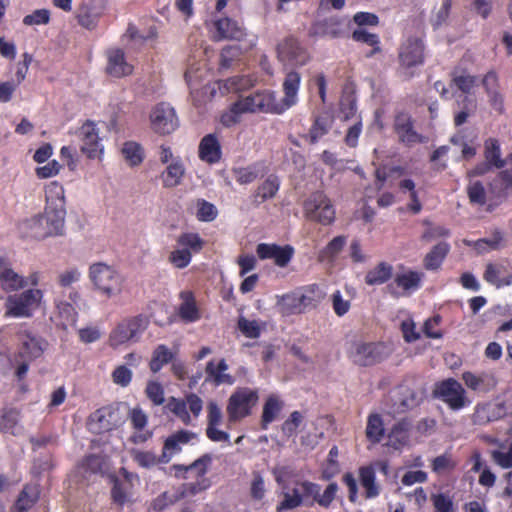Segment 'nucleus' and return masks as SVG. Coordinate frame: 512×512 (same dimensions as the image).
I'll use <instances>...</instances> for the list:
<instances>
[{
    "label": "nucleus",
    "mask_w": 512,
    "mask_h": 512,
    "mask_svg": "<svg viewBox=\"0 0 512 512\" xmlns=\"http://www.w3.org/2000/svg\"><path fill=\"white\" fill-rule=\"evenodd\" d=\"M300 82V74L292 70L286 74L284 79V97L281 101L276 100L275 92L262 90L239 99V102L245 113L264 112L282 114L296 104Z\"/></svg>",
    "instance_id": "1"
},
{
    "label": "nucleus",
    "mask_w": 512,
    "mask_h": 512,
    "mask_svg": "<svg viewBox=\"0 0 512 512\" xmlns=\"http://www.w3.org/2000/svg\"><path fill=\"white\" fill-rule=\"evenodd\" d=\"M42 215L51 236L64 233L66 217L64 188L57 182H51L46 188V207Z\"/></svg>",
    "instance_id": "2"
},
{
    "label": "nucleus",
    "mask_w": 512,
    "mask_h": 512,
    "mask_svg": "<svg viewBox=\"0 0 512 512\" xmlns=\"http://www.w3.org/2000/svg\"><path fill=\"white\" fill-rule=\"evenodd\" d=\"M89 278L94 289L101 295L111 298L121 294L123 277L113 267L104 263H95L89 268Z\"/></svg>",
    "instance_id": "3"
},
{
    "label": "nucleus",
    "mask_w": 512,
    "mask_h": 512,
    "mask_svg": "<svg viewBox=\"0 0 512 512\" xmlns=\"http://www.w3.org/2000/svg\"><path fill=\"white\" fill-rule=\"evenodd\" d=\"M42 298L43 292L40 289H28L22 293L9 295L4 304V316L30 318L39 308Z\"/></svg>",
    "instance_id": "4"
},
{
    "label": "nucleus",
    "mask_w": 512,
    "mask_h": 512,
    "mask_svg": "<svg viewBox=\"0 0 512 512\" xmlns=\"http://www.w3.org/2000/svg\"><path fill=\"white\" fill-rule=\"evenodd\" d=\"M259 399L257 390L237 388L229 397L226 412L229 422H237L251 414Z\"/></svg>",
    "instance_id": "5"
},
{
    "label": "nucleus",
    "mask_w": 512,
    "mask_h": 512,
    "mask_svg": "<svg viewBox=\"0 0 512 512\" xmlns=\"http://www.w3.org/2000/svg\"><path fill=\"white\" fill-rule=\"evenodd\" d=\"M434 396L447 404L453 411L461 410L471 403L462 384L454 378L437 383Z\"/></svg>",
    "instance_id": "6"
},
{
    "label": "nucleus",
    "mask_w": 512,
    "mask_h": 512,
    "mask_svg": "<svg viewBox=\"0 0 512 512\" xmlns=\"http://www.w3.org/2000/svg\"><path fill=\"white\" fill-rule=\"evenodd\" d=\"M304 209L309 220L323 225H329L335 219V210L329 198L321 191H316L310 195L305 201Z\"/></svg>",
    "instance_id": "7"
},
{
    "label": "nucleus",
    "mask_w": 512,
    "mask_h": 512,
    "mask_svg": "<svg viewBox=\"0 0 512 512\" xmlns=\"http://www.w3.org/2000/svg\"><path fill=\"white\" fill-rule=\"evenodd\" d=\"M123 423V416L117 406H105L89 417V427L94 433H102L113 430Z\"/></svg>",
    "instance_id": "8"
},
{
    "label": "nucleus",
    "mask_w": 512,
    "mask_h": 512,
    "mask_svg": "<svg viewBox=\"0 0 512 512\" xmlns=\"http://www.w3.org/2000/svg\"><path fill=\"white\" fill-rule=\"evenodd\" d=\"M150 121L152 129L161 135L172 133L179 124L174 108L165 102L157 104L152 109Z\"/></svg>",
    "instance_id": "9"
},
{
    "label": "nucleus",
    "mask_w": 512,
    "mask_h": 512,
    "mask_svg": "<svg viewBox=\"0 0 512 512\" xmlns=\"http://www.w3.org/2000/svg\"><path fill=\"white\" fill-rule=\"evenodd\" d=\"M187 406H189V410L193 416L198 417L203 408V401L198 395L190 393L186 396L185 400L170 397L168 399L166 408L177 418H179L185 425H190L192 418L187 410Z\"/></svg>",
    "instance_id": "10"
},
{
    "label": "nucleus",
    "mask_w": 512,
    "mask_h": 512,
    "mask_svg": "<svg viewBox=\"0 0 512 512\" xmlns=\"http://www.w3.org/2000/svg\"><path fill=\"white\" fill-rule=\"evenodd\" d=\"M393 130L399 143L412 147L418 143H424L425 137L414 129V121L407 112H398L394 117Z\"/></svg>",
    "instance_id": "11"
},
{
    "label": "nucleus",
    "mask_w": 512,
    "mask_h": 512,
    "mask_svg": "<svg viewBox=\"0 0 512 512\" xmlns=\"http://www.w3.org/2000/svg\"><path fill=\"white\" fill-rule=\"evenodd\" d=\"M351 357L360 366H370L386 359L388 349L382 343H355Z\"/></svg>",
    "instance_id": "12"
},
{
    "label": "nucleus",
    "mask_w": 512,
    "mask_h": 512,
    "mask_svg": "<svg viewBox=\"0 0 512 512\" xmlns=\"http://www.w3.org/2000/svg\"><path fill=\"white\" fill-rule=\"evenodd\" d=\"M277 55L285 66H303L309 60L306 49L293 37H286L278 44Z\"/></svg>",
    "instance_id": "13"
},
{
    "label": "nucleus",
    "mask_w": 512,
    "mask_h": 512,
    "mask_svg": "<svg viewBox=\"0 0 512 512\" xmlns=\"http://www.w3.org/2000/svg\"><path fill=\"white\" fill-rule=\"evenodd\" d=\"M79 137L81 139V151L88 158H99L103 153V147L100 144V138L96 125L92 121L85 122L80 130Z\"/></svg>",
    "instance_id": "14"
},
{
    "label": "nucleus",
    "mask_w": 512,
    "mask_h": 512,
    "mask_svg": "<svg viewBox=\"0 0 512 512\" xmlns=\"http://www.w3.org/2000/svg\"><path fill=\"white\" fill-rule=\"evenodd\" d=\"M17 338L21 345L20 356L29 361L42 356L48 346L45 339L26 330L18 332Z\"/></svg>",
    "instance_id": "15"
},
{
    "label": "nucleus",
    "mask_w": 512,
    "mask_h": 512,
    "mask_svg": "<svg viewBox=\"0 0 512 512\" xmlns=\"http://www.w3.org/2000/svg\"><path fill=\"white\" fill-rule=\"evenodd\" d=\"M424 61V44L418 38L408 39L400 48L399 62L402 67L409 69L421 65Z\"/></svg>",
    "instance_id": "16"
},
{
    "label": "nucleus",
    "mask_w": 512,
    "mask_h": 512,
    "mask_svg": "<svg viewBox=\"0 0 512 512\" xmlns=\"http://www.w3.org/2000/svg\"><path fill=\"white\" fill-rule=\"evenodd\" d=\"M256 252L260 259H274L277 266L285 267L290 262L294 249L289 245L281 247L277 244L260 243Z\"/></svg>",
    "instance_id": "17"
},
{
    "label": "nucleus",
    "mask_w": 512,
    "mask_h": 512,
    "mask_svg": "<svg viewBox=\"0 0 512 512\" xmlns=\"http://www.w3.org/2000/svg\"><path fill=\"white\" fill-rule=\"evenodd\" d=\"M196 434L187 430H180L164 441L162 454L160 455V461L162 463H168L172 456L179 453L182 450V446L188 444L192 439L196 438Z\"/></svg>",
    "instance_id": "18"
},
{
    "label": "nucleus",
    "mask_w": 512,
    "mask_h": 512,
    "mask_svg": "<svg viewBox=\"0 0 512 512\" xmlns=\"http://www.w3.org/2000/svg\"><path fill=\"white\" fill-rule=\"evenodd\" d=\"M107 55L106 72L116 78L127 76L132 73L133 66L126 61L125 53L120 48L109 49Z\"/></svg>",
    "instance_id": "19"
},
{
    "label": "nucleus",
    "mask_w": 512,
    "mask_h": 512,
    "mask_svg": "<svg viewBox=\"0 0 512 512\" xmlns=\"http://www.w3.org/2000/svg\"><path fill=\"white\" fill-rule=\"evenodd\" d=\"M27 285L25 279L16 273L9 261L0 257V286L5 291H17Z\"/></svg>",
    "instance_id": "20"
},
{
    "label": "nucleus",
    "mask_w": 512,
    "mask_h": 512,
    "mask_svg": "<svg viewBox=\"0 0 512 512\" xmlns=\"http://www.w3.org/2000/svg\"><path fill=\"white\" fill-rule=\"evenodd\" d=\"M19 230L23 236L35 239H44L51 236L42 214L23 220L19 224Z\"/></svg>",
    "instance_id": "21"
},
{
    "label": "nucleus",
    "mask_w": 512,
    "mask_h": 512,
    "mask_svg": "<svg viewBox=\"0 0 512 512\" xmlns=\"http://www.w3.org/2000/svg\"><path fill=\"white\" fill-rule=\"evenodd\" d=\"M393 402L390 413H403L416 407L419 403L418 395L408 387H400L391 397Z\"/></svg>",
    "instance_id": "22"
},
{
    "label": "nucleus",
    "mask_w": 512,
    "mask_h": 512,
    "mask_svg": "<svg viewBox=\"0 0 512 512\" xmlns=\"http://www.w3.org/2000/svg\"><path fill=\"white\" fill-rule=\"evenodd\" d=\"M221 145L215 134L204 136L199 144V158L209 164H214L221 159Z\"/></svg>",
    "instance_id": "23"
},
{
    "label": "nucleus",
    "mask_w": 512,
    "mask_h": 512,
    "mask_svg": "<svg viewBox=\"0 0 512 512\" xmlns=\"http://www.w3.org/2000/svg\"><path fill=\"white\" fill-rule=\"evenodd\" d=\"M216 40H241L245 35L243 28L231 18H222L214 22Z\"/></svg>",
    "instance_id": "24"
},
{
    "label": "nucleus",
    "mask_w": 512,
    "mask_h": 512,
    "mask_svg": "<svg viewBox=\"0 0 512 512\" xmlns=\"http://www.w3.org/2000/svg\"><path fill=\"white\" fill-rule=\"evenodd\" d=\"M0 431L14 436L22 433L23 427L20 424V411L17 408L5 407L2 409Z\"/></svg>",
    "instance_id": "25"
},
{
    "label": "nucleus",
    "mask_w": 512,
    "mask_h": 512,
    "mask_svg": "<svg viewBox=\"0 0 512 512\" xmlns=\"http://www.w3.org/2000/svg\"><path fill=\"white\" fill-rule=\"evenodd\" d=\"M412 424L407 419L395 423L388 434V446L399 449L408 444Z\"/></svg>",
    "instance_id": "26"
},
{
    "label": "nucleus",
    "mask_w": 512,
    "mask_h": 512,
    "mask_svg": "<svg viewBox=\"0 0 512 512\" xmlns=\"http://www.w3.org/2000/svg\"><path fill=\"white\" fill-rule=\"evenodd\" d=\"M128 416L133 428L140 432L132 437L133 442L143 443L148 440L152 436V432H142L148 421L146 413L140 407H134L129 410Z\"/></svg>",
    "instance_id": "27"
},
{
    "label": "nucleus",
    "mask_w": 512,
    "mask_h": 512,
    "mask_svg": "<svg viewBox=\"0 0 512 512\" xmlns=\"http://www.w3.org/2000/svg\"><path fill=\"white\" fill-rule=\"evenodd\" d=\"M185 175V167L180 158L174 159L161 173L163 186L173 188L178 186Z\"/></svg>",
    "instance_id": "28"
},
{
    "label": "nucleus",
    "mask_w": 512,
    "mask_h": 512,
    "mask_svg": "<svg viewBox=\"0 0 512 512\" xmlns=\"http://www.w3.org/2000/svg\"><path fill=\"white\" fill-rule=\"evenodd\" d=\"M450 251V245L447 242H439L426 254L423 260V266L427 270H437L441 267L444 259Z\"/></svg>",
    "instance_id": "29"
},
{
    "label": "nucleus",
    "mask_w": 512,
    "mask_h": 512,
    "mask_svg": "<svg viewBox=\"0 0 512 512\" xmlns=\"http://www.w3.org/2000/svg\"><path fill=\"white\" fill-rule=\"evenodd\" d=\"M280 187V180L278 176L271 174L266 180L261 183L255 191L253 197L254 202L260 204L268 199H272L276 196Z\"/></svg>",
    "instance_id": "30"
},
{
    "label": "nucleus",
    "mask_w": 512,
    "mask_h": 512,
    "mask_svg": "<svg viewBox=\"0 0 512 512\" xmlns=\"http://www.w3.org/2000/svg\"><path fill=\"white\" fill-rule=\"evenodd\" d=\"M183 302L179 306L178 313L185 322H195L200 319L201 315L196 306L194 297L191 292L184 291L180 294Z\"/></svg>",
    "instance_id": "31"
},
{
    "label": "nucleus",
    "mask_w": 512,
    "mask_h": 512,
    "mask_svg": "<svg viewBox=\"0 0 512 512\" xmlns=\"http://www.w3.org/2000/svg\"><path fill=\"white\" fill-rule=\"evenodd\" d=\"M393 275V267L387 262H380L365 275L367 285H381L387 282Z\"/></svg>",
    "instance_id": "32"
},
{
    "label": "nucleus",
    "mask_w": 512,
    "mask_h": 512,
    "mask_svg": "<svg viewBox=\"0 0 512 512\" xmlns=\"http://www.w3.org/2000/svg\"><path fill=\"white\" fill-rule=\"evenodd\" d=\"M233 173L238 183L249 184L264 176L266 170L263 164L255 163L247 167L234 168Z\"/></svg>",
    "instance_id": "33"
},
{
    "label": "nucleus",
    "mask_w": 512,
    "mask_h": 512,
    "mask_svg": "<svg viewBox=\"0 0 512 512\" xmlns=\"http://www.w3.org/2000/svg\"><path fill=\"white\" fill-rule=\"evenodd\" d=\"M283 406L284 403L275 395H270L266 399L261 416L262 429H267L268 425L273 422L281 412Z\"/></svg>",
    "instance_id": "34"
},
{
    "label": "nucleus",
    "mask_w": 512,
    "mask_h": 512,
    "mask_svg": "<svg viewBox=\"0 0 512 512\" xmlns=\"http://www.w3.org/2000/svg\"><path fill=\"white\" fill-rule=\"evenodd\" d=\"M359 478L362 487L365 489L366 498H374L379 495L380 489L375 482V470L373 466H363L359 469Z\"/></svg>",
    "instance_id": "35"
},
{
    "label": "nucleus",
    "mask_w": 512,
    "mask_h": 512,
    "mask_svg": "<svg viewBox=\"0 0 512 512\" xmlns=\"http://www.w3.org/2000/svg\"><path fill=\"white\" fill-rule=\"evenodd\" d=\"M276 308L283 316L302 313L298 299V292L277 296Z\"/></svg>",
    "instance_id": "36"
},
{
    "label": "nucleus",
    "mask_w": 512,
    "mask_h": 512,
    "mask_svg": "<svg viewBox=\"0 0 512 512\" xmlns=\"http://www.w3.org/2000/svg\"><path fill=\"white\" fill-rule=\"evenodd\" d=\"M173 360V353L166 345H158L152 354L149 366L152 372L157 373L161 368Z\"/></svg>",
    "instance_id": "37"
},
{
    "label": "nucleus",
    "mask_w": 512,
    "mask_h": 512,
    "mask_svg": "<svg viewBox=\"0 0 512 512\" xmlns=\"http://www.w3.org/2000/svg\"><path fill=\"white\" fill-rule=\"evenodd\" d=\"M346 244V237L345 236H337L333 238L320 252H319V260L321 262H332L337 255L340 253V251L343 249V247Z\"/></svg>",
    "instance_id": "38"
},
{
    "label": "nucleus",
    "mask_w": 512,
    "mask_h": 512,
    "mask_svg": "<svg viewBox=\"0 0 512 512\" xmlns=\"http://www.w3.org/2000/svg\"><path fill=\"white\" fill-rule=\"evenodd\" d=\"M424 274L417 271H408L403 274H397L395 283L405 291L416 290L420 287Z\"/></svg>",
    "instance_id": "39"
},
{
    "label": "nucleus",
    "mask_w": 512,
    "mask_h": 512,
    "mask_svg": "<svg viewBox=\"0 0 512 512\" xmlns=\"http://www.w3.org/2000/svg\"><path fill=\"white\" fill-rule=\"evenodd\" d=\"M131 490L132 484L123 482L122 480L116 478L113 482L111 497L116 504L123 506L130 500Z\"/></svg>",
    "instance_id": "40"
},
{
    "label": "nucleus",
    "mask_w": 512,
    "mask_h": 512,
    "mask_svg": "<svg viewBox=\"0 0 512 512\" xmlns=\"http://www.w3.org/2000/svg\"><path fill=\"white\" fill-rule=\"evenodd\" d=\"M485 160L496 168L504 167L505 161L501 159L500 145L496 139L485 142Z\"/></svg>",
    "instance_id": "41"
},
{
    "label": "nucleus",
    "mask_w": 512,
    "mask_h": 512,
    "mask_svg": "<svg viewBox=\"0 0 512 512\" xmlns=\"http://www.w3.org/2000/svg\"><path fill=\"white\" fill-rule=\"evenodd\" d=\"M384 434V427L381 417L378 414H372L369 416L366 427V436L373 442H380Z\"/></svg>",
    "instance_id": "42"
},
{
    "label": "nucleus",
    "mask_w": 512,
    "mask_h": 512,
    "mask_svg": "<svg viewBox=\"0 0 512 512\" xmlns=\"http://www.w3.org/2000/svg\"><path fill=\"white\" fill-rule=\"evenodd\" d=\"M177 244L183 249H188L191 254L198 253L202 250L204 241L197 233H182L178 239Z\"/></svg>",
    "instance_id": "43"
},
{
    "label": "nucleus",
    "mask_w": 512,
    "mask_h": 512,
    "mask_svg": "<svg viewBox=\"0 0 512 512\" xmlns=\"http://www.w3.org/2000/svg\"><path fill=\"white\" fill-rule=\"evenodd\" d=\"M126 320L129 326V336L131 341H137L149 325L148 317L139 314L137 316L127 318Z\"/></svg>",
    "instance_id": "44"
},
{
    "label": "nucleus",
    "mask_w": 512,
    "mask_h": 512,
    "mask_svg": "<svg viewBox=\"0 0 512 512\" xmlns=\"http://www.w3.org/2000/svg\"><path fill=\"white\" fill-rule=\"evenodd\" d=\"M467 195L471 204L483 206L487 195L484 185L480 181H472L467 186Z\"/></svg>",
    "instance_id": "45"
},
{
    "label": "nucleus",
    "mask_w": 512,
    "mask_h": 512,
    "mask_svg": "<svg viewBox=\"0 0 512 512\" xmlns=\"http://www.w3.org/2000/svg\"><path fill=\"white\" fill-rule=\"evenodd\" d=\"M196 207V216L199 221L211 222L215 220L218 215L216 206L204 199H198L196 202Z\"/></svg>",
    "instance_id": "46"
},
{
    "label": "nucleus",
    "mask_w": 512,
    "mask_h": 512,
    "mask_svg": "<svg viewBox=\"0 0 512 512\" xmlns=\"http://www.w3.org/2000/svg\"><path fill=\"white\" fill-rule=\"evenodd\" d=\"M122 153L131 166H137L143 161V150L136 142H126L122 148Z\"/></svg>",
    "instance_id": "47"
},
{
    "label": "nucleus",
    "mask_w": 512,
    "mask_h": 512,
    "mask_svg": "<svg viewBox=\"0 0 512 512\" xmlns=\"http://www.w3.org/2000/svg\"><path fill=\"white\" fill-rule=\"evenodd\" d=\"M227 368L228 366L224 359L220 360L217 366L214 365L213 361H210L207 363L206 373L216 384H221L230 378L229 375L222 374V372L227 370Z\"/></svg>",
    "instance_id": "48"
},
{
    "label": "nucleus",
    "mask_w": 512,
    "mask_h": 512,
    "mask_svg": "<svg viewBox=\"0 0 512 512\" xmlns=\"http://www.w3.org/2000/svg\"><path fill=\"white\" fill-rule=\"evenodd\" d=\"M131 341L129 336V326L127 320L121 321L117 327L110 334V344L112 346H119Z\"/></svg>",
    "instance_id": "49"
},
{
    "label": "nucleus",
    "mask_w": 512,
    "mask_h": 512,
    "mask_svg": "<svg viewBox=\"0 0 512 512\" xmlns=\"http://www.w3.org/2000/svg\"><path fill=\"white\" fill-rule=\"evenodd\" d=\"M328 131V120L323 117H316L307 137L311 144H315L321 137L327 134Z\"/></svg>",
    "instance_id": "50"
},
{
    "label": "nucleus",
    "mask_w": 512,
    "mask_h": 512,
    "mask_svg": "<svg viewBox=\"0 0 512 512\" xmlns=\"http://www.w3.org/2000/svg\"><path fill=\"white\" fill-rule=\"evenodd\" d=\"M192 259L191 251L188 249H183L179 247L173 250L169 255V261L173 264L174 267L178 269H183L187 267Z\"/></svg>",
    "instance_id": "51"
},
{
    "label": "nucleus",
    "mask_w": 512,
    "mask_h": 512,
    "mask_svg": "<svg viewBox=\"0 0 512 512\" xmlns=\"http://www.w3.org/2000/svg\"><path fill=\"white\" fill-rule=\"evenodd\" d=\"M37 500V495L33 489L25 487L20 493L15 507L18 512H24L30 509Z\"/></svg>",
    "instance_id": "52"
},
{
    "label": "nucleus",
    "mask_w": 512,
    "mask_h": 512,
    "mask_svg": "<svg viewBox=\"0 0 512 512\" xmlns=\"http://www.w3.org/2000/svg\"><path fill=\"white\" fill-rule=\"evenodd\" d=\"M430 499L436 512H455L454 503L450 496L437 493L432 494Z\"/></svg>",
    "instance_id": "53"
},
{
    "label": "nucleus",
    "mask_w": 512,
    "mask_h": 512,
    "mask_svg": "<svg viewBox=\"0 0 512 512\" xmlns=\"http://www.w3.org/2000/svg\"><path fill=\"white\" fill-rule=\"evenodd\" d=\"M238 328L242 334L248 338H258L261 333V327L256 320H248L240 317L238 320Z\"/></svg>",
    "instance_id": "54"
},
{
    "label": "nucleus",
    "mask_w": 512,
    "mask_h": 512,
    "mask_svg": "<svg viewBox=\"0 0 512 512\" xmlns=\"http://www.w3.org/2000/svg\"><path fill=\"white\" fill-rule=\"evenodd\" d=\"M243 113H245V111L238 100L231 105L228 111L222 114L221 123L226 127H230L239 121Z\"/></svg>",
    "instance_id": "55"
},
{
    "label": "nucleus",
    "mask_w": 512,
    "mask_h": 512,
    "mask_svg": "<svg viewBox=\"0 0 512 512\" xmlns=\"http://www.w3.org/2000/svg\"><path fill=\"white\" fill-rule=\"evenodd\" d=\"M304 416L299 411H293L290 417L282 424V432L285 436L291 437L295 434L296 429L303 422Z\"/></svg>",
    "instance_id": "56"
},
{
    "label": "nucleus",
    "mask_w": 512,
    "mask_h": 512,
    "mask_svg": "<svg viewBox=\"0 0 512 512\" xmlns=\"http://www.w3.org/2000/svg\"><path fill=\"white\" fill-rule=\"evenodd\" d=\"M451 9V0H442L441 5L435 8L434 14L431 18L434 28H438L446 22Z\"/></svg>",
    "instance_id": "57"
},
{
    "label": "nucleus",
    "mask_w": 512,
    "mask_h": 512,
    "mask_svg": "<svg viewBox=\"0 0 512 512\" xmlns=\"http://www.w3.org/2000/svg\"><path fill=\"white\" fill-rule=\"evenodd\" d=\"M452 81L460 91L470 93L477 84V77L469 74L456 75L454 73Z\"/></svg>",
    "instance_id": "58"
},
{
    "label": "nucleus",
    "mask_w": 512,
    "mask_h": 512,
    "mask_svg": "<svg viewBox=\"0 0 512 512\" xmlns=\"http://www.w3.org/2000/svg\"><path fill=\"white\" fill-rule=\"evenodd\" d=\"M126 36L130 38V40L135 43L142 44L145 41L154 39L156 37V29L155 27H150L148 33L140 32L134 25H129Z\"/></svg>",
    "instance_id": "59"
},
{
    "label": "nucleus",
    "mask_w": 512,
    "mask_h": 512,
    "mask_svg": "<svg viewBox=\"0 0 512 512\" xmlns=\"http://www.w3.org/2000/svg\"><path fill=\"white\" fill-rule=\"evenodd\" d=\"M177 501H179L177 494L170 495L167 492H163L152 501L150 508L155 512H159L168 506L173 505Z\"/></svg>",
    "instance_id": "60"
},
{
    "label": "nucleus",
    "mask_w": 512,
    "mask_h": 512,
    "mask_svg": "<svg viewBox=\"0 0 512 512\" xmlns=\"http://www.w3.org/2000/svg\"><path fill=\"white\" fill-rule=\"evenodd\" d=\"M146 395L154 405H162L165 401L164 389L158 382H149L147 384Z\"/></svg>",
    "instance_id": "61"
},
{
    "label": "nucleus",
    "mask_w": 512,
    "mask_h": 512,
    "mask_svg": "<svg viewBox=\"0 0 512 512\" xmlns=\"http://www.w3.org/2000/svg\"><path fill=\"white\" fill-rule=\"evenodd\" d=\"M322 34L330 38L340 37L342 33V24L336 18L326 19L322 24Z\"/></svg>",
    "instance_id": "62"
},
{
    "label": "nucleus",
    "mask_w": 512,
    "mask_h": 512,
    "mask_svg": "<svg viewBox=\"0 0 512 512\" xmlns=\"http://www.w3.org/2000/svg\"><path fill=\"white\" fill-rule=\"evenodd\" d=\"M50 20V12L47 9L35 10L32 14L26 15L23 19L25 25L47 24Z\"/></svg>",
    "instance_id": "63"
},
{
    "label": "nucleus",
    "mask_w": 512,
    "mask_h": 512,
    "mask_svg": "<svg viewBox=\"0 0 512 512\" xmlns=\"http://www.w3.org/2000/svg\"><path fill=\"white\" fill-rule=\"evenodd\" d=\"M112 379L115 384L126 387L131 382L132 372L125 365H120L113 371Z\"/></svg>",
    "instance_id": "64"
}]
</instances>
